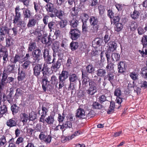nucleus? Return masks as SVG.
I'll return each instance as SVG.
<instances>
[{
	"label": "nucleus",
	"mask_w": 147,
	"mask_h": 147,
	"mask_svg": "<svg viewBox=\"0 0 147 147\" xmlns=\"http://www.w3.org/2000/svg\"><path fill=\"white\" fill-rule=\"evenodd\" d=\"M96 74L97 76L100 77H104L106 73V70L105 69L99 68L96 71Z\"/></svg>",
	"instance_id": "nucleus-38"
},
{
	"label": "nucleus",
	"mask_w": 147,
	"mask_h": 147,
	"mask_svg": "<svg viewBox=\"0 0 147 147\" xmlns=\"http://www.w3.org/2000/svg\"><path fill=\"white\" fill-rule=\"evenodd\" d=\"M114 72H108L107 75L105 76L104 78V80H107L109 81L111 84L113 85V81L114 79Z\"/></svg>",
	"instance_id": "nucleus-33"
},
{
	"label": "nucleus",
	"mask_w": 147,
	"mask_h": 147,
	"mask_svg": "<svg viewBox=\"0 0 147 147\" xmlns=\"http://www.w3.org/2000/svg\"><path fill=\"white\" fill-rule=\"evenodd\" d=\"M54 121V116L50 115L47 117L45 119L44 118V120L42 121L41 120H39L40 122L45 123V122L48 125H52L53 124Z\"/></svg>",
	"instance_id": "nucleus-23"
},
{
	"label": "nucleus",
	"mask_w": 147,
	"mask_h": 147,
	"mask_svg": "<svg viewBox=\"0 0 147 147\" xmlns=\"http://www.w3.org/2000/svg\"><path fill=\"white\" fill-rule=\"evenodd\" d=\"M140 15V13L139 11L135 9L133 12L131 14V17L133 19L135 20L138 18Z\"/></svg>",
	"instance_id": "nucleus-46"
},
{
	"label": "nucleus",
	"mask_w": 147,
	"mask_h": 147,
	"mask_svg": "<svg viewBox=\"0 0 147 147\" xmlns=\"http://www.w3.org/2000/svg\"><path fill=\"white\" fill-rule=\"evenodd\" d=\"M76 116L77 118L80 119H84L86 118V115L84 109L79 108L77 110Z\"/></svg>",
	"instance_id": "nucleus-24"
},
{
	"label": "nucleus",
	"mask_w": 147,
	"mask_h": 147,
	"mask_svg": "<svg viewBox=\"0 0 147 147\" xmlns=\"http://www.w3.org/2000/svg\"><path fill=\"white\" fill-rule=\"evenodd\" d=\"M114 95L117 96L116 100V102L119 105H121L124 99L120 97L121 95V91L119 88L115 89L114 92Z\"/></svg>",
	"instance_id": "nucleus-15"
},
{
	"label": "nucleus",
	"mask_w": 147,
	"mask_h": 147,
	"mask_svg": "<svg viewBox=\"0 0 147 147\" xmlns=\"http://www.w3.org/2000/svg\"><path fill=\"white\" fill-rule=\"evenodd\" d=\"M70 24L71 28H77L78 24V21L77 17H74L70 20L69 21Z\"/></svg>",
	"instance_id": "nucleus-29"
},
{
	"label": "nucleus",
	"mask_w": 147,
	"mask_h": 147,
	"mask_svg": "<svg viewBox=\"0 0 147 147\" xmlns=\"http://www.w3.org/2000/svg\"><path fill=\"white\" fill-rule=\"evenodd\" d=\"M138 74L137 72L133 71L130 74L129 76L133 80H136L138 79Z\"/></svg>",
	"instance_id": "nucleus-50"
},
{
	"label": "nucleus",
	"mask_w": 147,
	"mask_h": 147,
	"mask_svg": "<svg viewBox=\"0 0 147 147\" xmlns=\"http://www.w3.org/2000/svg\"><path fill=\"white\" fill-rule=\"evenodd\" d=\"M38 19L33 17L29 19L27 26L28 28L34 27L38 23Z\"/></svg>",
	"instance_id": "nucleus-19"
},
{
	"label": "nucleus",
	"mask_w": 147,
	"mask_h": 147,
	"mask_svg": "<svg viewBox=\"0 0 147 147\" xmlns=\"http://www.w3.org/2000/svg\"><path fill=\"white\" fill-rule=\"evenodd\" d=\"M89 88L87 90V94L89 95H93L97 91V85L96 83L92 80L89 82Z\"/></svg>",
	"instance_id": "nucleus-4"
},
{
	"label": "nucleus",
	"mask_w": 147,
	"mask_h": 147,
	"mask_svg": "<svg viewBox=\"0 0 147 147\" xmlns=\"http://www.w3.org/2000/svg\"><path fill=\"white\" fill-rule=\"evenodd\" d=\"M7 55H8L7 49L0 43V57Z\"/></svg>",
	"instance_id": "nucleus-35"
},
{
	"label": "nucleus",
	"mask_w": 147,
	"mask_h": 147,
	"mask_svg": "<svg viewBox=\"0 0 147 147\" xmlns=\"http://www.w3.org/2000/svg\"><path fill=\"white\" fill-rule=\"evenodd\" d=\"M53 12L55 14L56 16L60 20H62L64 15V12L61 9H58L55 8Z\"/></svg>",
	"instance_id": "nucleus-25"
},
{
	"label": "nucleus",
	"mask_w": 147,
	"mask_h": 147,
	"mask_svg": "<svg viewBox=\"0 0 147 147\" xmlns=\"http://www.w3.org/2000/svg\"><path fill=\"white\" fill-rule=\"evenodd\" d=\"M138 27V24L137 22H135L133 21L131 22L130 28L131 30L134 31Z\"/></svg>",
	"instance_id": "nucleus-59"
},
{
	"label": "nucleus",
	"mask_w": 147,
	"mask_h": 147,
	"mask_svg": "<svg viewBox=\"0 0 147 147\" xmlns=\"http://www.w3.org/2000/svg\"><path fill=\"white\" fill-rule=\"evenodd\" d=\"M39 138L40 140H43L47 143H49L51 141L52 137L50 135H46L45 132L41 131L39 136Z\"/></svg>",
	"instance_id": "nucleus-10"
},
{
	"label": "nucleus",
	"mask_w": 147,
	"mask_h": 147,
	"mask_svg": "<svg viewBox=\"0 0 147 147\" xmlns=\"http://www.w3.org/2000/svg\"><path fill=\"white\" fill-rule=\"evenodd\" d=\"M98 20L96 17L92 16L90 17L89 22L92 26L90 30L91 32L94 33L97 32L99 27Z\"/></svg>",
	"instance_id": "nucleus-3"
},
{
	"label": "nucleus",
	"mask_w": 147,
	"mask_h": 147,
	"mask_svg": "<svg viewBox=\"0 0 147 147\" xmlns=\"http://www.w3.org/2000/svg\"><path fill=\"white\" fill-rule=\"evenodd\" d=\"M21 57L18 54H16L14 57L11 58L10 60L11 65H9L5 68L4 72L7 74L13 73L15 71V64L19 62Z\"/></svg>",
	"instance_id": "nucleus-2"
},
{
	"label": "nucleus",
	"mask_w": 147,
	"mask_h": 147,
	"mask_svg": "<svg viewBox=\"0 0 147 147\" xmlns=\"http://www.w3.org/2000/svg\"><path fill=\"white\" fill-rule=\"evenodd\" d=\"M118 71L119 73H123L125 72L127 67V64L125 61H120L117 64Z\"/></svg>",
	"instance_id": "nucleus-16"
},
{
	"label": "nucleus",
	"mask_w": 147,
	"mask_h": 147,
	"mask_svg": "<svg viewBox=\"0 0 147 147\" xmlns=\"http://www.w3.org/2000/svg\"><path fill=\"white\" fill-rule=\"evenodd\" d=\"M37 46L36 42L33 41H30L28 44V48L27 49L28 52H32L35 50L36 49Z\"/></svg>",
	"instance_id": "nucleus-32"
},
{
	"label": "nucleus",
	"mask_w": 147,
	"mask_h": 147,
	"mask_svg": "<svg viewBox=\"0 0 147 147\" xmlns=\"http://www.w3.org/2000/svg\"><path fill=\"white\" fill-rule=\"evenodd\" d=\"M31 12L28 8H24L23 10V15L24 20H26L30 18Z\"/></svg>",
	"instance_id": "nucleus-27"
},
{
	"label": "nucleus",
	"mask_w": 147,
	"mask_h": 147,
	"mask_svg": "<svg viewBox=\"0 0 147 147\" xmlns=\"http://www.w3.org/2000/svg\"><path fill=\"white\" fill-rule=\"evenodd\" d=\"M110 36L107 32L106 31L105 35L104 36V40L105 43H107L110 40Z\"/></svg>",
	"instance_id": "nucleus-62"
},
{
	"label": "nucleus",
	"mask_w": 147,
	"mask_h": 147,
	"mask_svg": "<svg viewBox=\"0 0 147 147\" xmlns=\"http://www.w3.org/2000/svg\"><path fill=\"white\" fill-rule=\"evenodd\" d=\"M55 22L53 21L48 23V27L50 32L55 30Z\"/></svg>",
	"instance_id": "nucleus-47"
},
{
	"label": "nucleus",
	"mask_w": 147,
	"mask_h": 147,
	"mask_svg": "<svg viewBox=\"0 0 147 147\" xmlns=\"http://www.w3.org/2000/svg\"><path fill=\"white\" fill-rule=\"evenodd\" d=\"M14 40L10 36L7 38L6 37V47H10L14 45Z\"/></svg>",
	"instance_id": "nucleus-39"
},
{
	"label": "nucleus",
	"mask_w": 147,
	"mask_h": 147,
	"mask_svg": "<svg viewBox=\"0 0 147 147\" xmlns=\"http://www.w3.org/2000/svg\"><path fill=\"white\" fill-rule=\"evenodd\" d=\"M112 21L113 22V24H115L117 22H119L120 20V18L119 16L117 14H116L115 16H114L112 18Z\"/></svg>",
	"instance_id": "nucleus-55"
},
{
	"label": "nucleus",
	"mask_w": 147,
	"mask_h": 147,
	"mask_svg": "<svg viewBox=\"0 0 147 147\" xmlns=\"http://www.w3.org/2000/svg\"><path fill=\"white\" fill-rule=\"evenodd\" d=\"M115 24V30L117 32L121 31L123 27V24L121 23H118Z\"/></svg>",
	"instance_id": "nucleus-45"
},
{
	"label": "nucleus",
	"mask_w": 147,
	"mask_h": 147,
	"mask_svg": "<svg viewBox=\"0 0 147 147\" xmlns=\"http://www.w3.org/2000/svg\"><path fill=\"white\" fill-rule=\"evenodd\" d=\"M61 59L59 58L56 62L52 63V65L51 67V69L52 71L55 72H56L60 68L61 65Z\"/></svg>",
	"instance_id": "nucleus-22"
},
{
	"label": "nucleus",
	"mask_w": 147,
	"mask_h": 147,
	"mask_svg": "<svg viewBox=\"0 0 147 147\" xmlns=\"http://www.w3.org/2000/svg\"><path fill=\"white\" fill-rule=\"evenodd\" d=\"M24 63L22 65V69L26 70L29 67L31 62L29 61H25Z\"/></svg>",
	"instance_id": "nucleus-53"
},
{
	"label": "nucleus",
	"mask_w": 147,
	"mask_h": 147,
	"mask_svg": "<svg viewBox=\"0 0 147 147\" xmlns=\"http://www.w3.org/2000/svg\"><path fill=\"white\" fill-rule=\"evenodd\" d=\"M59 24L61 28H63L67 25V21L66 20H62L59 22Z\"/></svg>",
	"instance_id": "nucleus-56"
},
{
	"label": "nucleus",
	"mask_w": 147,
	"mask_h": 147,
	"mask_svg": "<svg viewBox=\"0 0 147 147\" xmlns=\"http://www.w3.org/2000/svg\"><path fill=\"white\" fill-rule=\"evenodd\" d=\"M82 32L83 34L86 35L88 32V26L87 24V22L86 21H84L83 20H82Z\"/></svg>",
	"instance_id": "nucleus-42"
},
{
	"label": "nucleus",
	"mask_w": 147,
	"mask_h": 147,
	"mask_svg": "<svg viewBox=\"0 0 147 147\" xmlns=\"http://www.w3.org/2000/svg\"><path fill=\"white\" fill-rule=\"evenodd\" d=\"M20 121H22L23 124H25L29 119L28 115L25 113H22L20 115Z\"/></svg>",
	"instance_id": "nucleus-34"
},
{
	"label": "nucleus",
	"mask_w": 147,
	"mask_h": 147,
	"mask_svg": "<svg viewBox=\"0 0 147 147\" xmlns=\"http://www.w3.org/2000/svg\"><path fill=\"white\" fill-rule=\"evenodd\" d=\"M32 54L34 60L35 61H38L42 58V55L41 50L38 48L33 51Z\"/></svg>",
	"instance_id": "nucleus-9"
},
{
	"label": "nucleus",
	"mask_w": 147,
	"mask_h": 147,
	"mask_svg": "<svg viewBox=\"0 0 147 147\" xmlns=\"http://www.w3.org/2000/svg\"><path fill=\"white\" fill-rule=\"evenodd\" d=\"M18 74L17 79L18 81H23L25 78L26 74L23 69L21 70L20 67H19L18 69Z\"/></svg>",
	"instance_id": "nucleus-20"
},
{
	"label": "nucleus",
	"mask_w": 147,
	"mask_h": 147,
	"mask_svg": "<svg viewBox=\"0 0 147 147\" xmlns=\"http://www.w3.org/2000/svg\"><path fill=\"white\" fill-rule=\"evenodd\" d=\"M108 47L105 53V56H111V52L116 49L117 44L114 41H111L109 42Z\"/></svg>",
	"instance_id": "nucleus-7"
},
{
	"label": "nucleus",
	"mask_w": 147,
	"mask_h": 147,
	"mask_svg": "<svg viewBox=\"0 0 147 147\" xmlns=\"http://www.w3.org/2000/svg\"><path fill=\"white\" fill-rule=\"evenodd\" d=\"M59 82L58 84H59V87L58 89H61L65 85V81L62 79H58Z\"/></svg>",
	"instance_id": "nucleus-58"
},
{
	"label": "nucleus",
	"mask_w": 147,
	"mask_h": 147,
	"mask_svg": "<svg viewBox=\"0 0 147 147\" xmlns=\"http://www.w3.org/2000/svg\"><path fill=\"white\" fill-rule=\"evenodd\" d=\"M106 57L107 59V65L106 67L107 71H111V72H114V65L113 63L110 61V56H107Z\"/></svg>",
	"instance_id": "nucleus-18"
},
{
	"label": "nucleus",
	"mask_w": 147,
	"mask_h": 147,
	"mask_svg": "<svg viewBox=\"0 0 147 147\" xmlns=\"http://www.w3.org/2000/svg\"><path fill=\"white\" fill-rule=\"evenodd\" d=\"M92 106L94 108L97 109H101L102 107V106L101 105L96 102H95L93 103L92 104Z\"/></svg>",
	"instance_id": "nucleus-61"
},
{
	"label": "nucleus",
	"mask_w": 147,
	"mask_h": 147,
	"mask_svg": "<svg viewBox=\"0 0 147 147\" xmlns=\"http://www.w3.org/2000/svg\"><path fill=\"white\" fill-rule=\"evenodd\" d=\"M11 29L9 28L7 26H1L0 28V33L8 34L9 36H12L13 35L10 33Z\"/></svg>",
	"instance_id": "nucleus-28"
},
{
	"label": "nucleus",
	"mask_w": 147,
	"mask_h": 147,
	"mask_svg": "<svg viewBox=\"0 0 147 147\" xmlns=\"http://www.w3.org/2000/svg\"><path fill=\"white\" fill-rule=\"evenodd\" d=\"M59 125L60 127V129L63 131L66 129L72 127V123L70 121H67L62 125L59 124Z\"/></svg>",
	"instance_id": "nucleus-30"
},
{
	"label": "nucleus",
	"mask_w": 147,
	"mask_h": 147,
	"mask_svg": "<svg viewBox=\"0 0 147 147\" xmlns=\"http://www.w3.org/2000/svg\"><path fill=\"white\" fill-rule=\"evenodd\" d=\"M34 9L36 13L39 12L41 10L42 6L41 5V3L40 1H36L34 2Z\"/></svg>",
	"instance_id": "nucleus-40"
},
{
	"label": "nucleus",
	"mask_w": 147,
	"mask_h": 147,
	"mask_svg": "<svg viewBox=\"0 0 147 147\" xmlns=\"http://www.w3.org/2000/svg\"><path fill=\"white\" fill-rule=\"evenodd\" d=\"M69 74L68 71L64 70L63 69L61 73L59 74L58 79H62L66 81V80L67 79L69 76Z\"/></svg>",
	"instance_id": "nucleus-26"
},
{
	"label": "nucleus",
	"mask_w": 147,
	"mask_h": 147,
	"mask_svg": "<svg viewBox=\"0 0 147 147\" xmlns=\"http://www.w3.org/2000/svg\"><path fill=\"white\" fill-rule=\"evenodd\" d=\"M50 69L46 67H43L42 72L43 74L42 81L41 82L42 88L44 92H46L47 89L50 86V82L48 80L49 76L50 75L49 70Z\"/></svg>",
	"instance_id": "nucleus-1"
},
{
	"label": "nucleus",
	"mask_w": 147,
	"mask_h": 147,
	"mask_svg": "<svg viewBox=\"0 0 147 147\" xmlns=\"http://www.w3.org/2000/svg\"><path fill=\"white\" fill-rule=\"evenodd\" d=\"M20 109V107L18 106L16 104L12 105L10 107L11 110L13 115H14L18 112Z\"/></svg>",
	"instance_id": "nucleus-37"
},
{
	"label": "nucleus",
	"mask_w": 147,
	"mask_h": 147,
	"mask_svg": "<svg viewBox=\"0 0 147 147\" xmlns=\"http://www.w3.org/2000/svg\"><path fill=\"white\" fill-rule=\"evenodd\" d=\"M65 116L63 113H62V116L60 114H58V117L57 120L59 121V124L62 123L65 119Z\"/></svg>",
	"instance_id": "nucleus-57"
},
{
	"label": "nucleus",
	"mask_w": 147,
	"mask_h": 147,
	"mask_svg": "<svg viewBox=\"0 0 147 147\" xmlns=\"http://www.w3.org/2000/svg\"><path fill=\"white\" fill-rule=\"evenodd\" d=\"M5 124L7 127L11 128L16 126L17 125V122L15 118H12L7 120Z\"/></svg>",
	"instance_id": "nucleus-21"
},
{
	"label": "nucleus",
	"mask_w": 147,
	"mask_h": 147,
	"mask_svg": "<svg viewBox=\"0 0 147 147\" xmlns=\"http://www.w3.org/2000/svg\"><path fill=\"white\" fill-rule=\"evenodd\" d=\"M30 34L32 36H35L36 37L38 41H40V38L42 37V34L40 30L37 28L35 30H31L30 31Z\"/></svg>",
	"instance_id": "nucleus-17"
},
{
	"label": "nucleus",
	"mask_w": 147,
	"mask_h": 147,
	"mask_svg": "<svg viewBox=\"0 0 147 147\" xmlns=\"http://www.w3.org/2000/svg\"><path fill=\"white\" fill-rule=\"evenodd\" d=\"M142 42L143 45V48L147 47V36L144 35L143 36L141 40Z\"/></svg>",
	"instance_id": "nucleus-54"
},
{
	"label": "nucleus",
	"mask_w": 147,
	"mask_h": 147,
	"mask_svg": "<svg viewBox=\"0 0 147 147\" xmlns=\"http://www.w3.org/2000/svg\"><path fill=\"white\" fill-rule=\"evenodd\" d=\"M20 6L18 5L16 6L15 8V15L13 17V23L16 24L17 22L20 20L21 16V13L20 11Z\"/></svg>",
	"instance_id": "nucleus-12"
},
{
	"label": "nucleus",
	"mask_w": 147,
	"mask_h": 147,
	"mask_svg": "<svg viewBox=\"0 0 147 147\" xmlns=\"http://www.w3.org/2000/svg\"><path fill=\"white\" fill-rule=\"evenodd\" d=\"M94 71L95 68L93 67L92 65L89 64L86 67L85 70L83 69L82 70V72L84 76H88L90 74H92L94 73Z\"/></svg>",
	"instance_id": "nucleus-11"
},
{
	"label": "nucleus",
	"mask_w": 147,
	"mask_h": 147,
	"mask_svg": "<svg viewBox=\"0 0 147 147\" xmlns=\"http://www.w3.org/2000/svg\"><path fill=\"white\" fill-rule=\"evenodd\" d=\"M78 77L77 75L74 74H72L69 75V80L70 82H76Z\"/></svg>",
	"instance_id": "nucleus-44"
},
{
	"label": "nucleus",
	"mask_w": 147,
	"mask_h": 147,
	"mask_svg": "<svg viewBox=\"0 0 147 147\" xmlns=\"http://www.w3.org/2000/svg\"><path fill=\"white\" fill-rule=\"evenodd\" d=\"M48 111L49 108H47L44 105H42L41 112H40V110H39L38 111L39 115H41L39 120H41L42 121V120L43 121L44 120V118H45L46 116L47 115Z\"/></svg>",
	"instance_id": "nucleus-14"
},
{
	"label": "nucleus",
	"mask_w": 147,
	"mask_h": 147,
	"mask_svg": "<svg viewBox=\"0 0 147 147\" xmlns=\"http://www.w3.org/2000/svg\"><path fill=\"white\" fill-rule=\"evenodd\" d=\"M79 46L78 43L77 42H72L70 44V47L71 50L73 51L77 49Z\"/></svg>",
	"instance_id": "nucleus-49"
},
{
	"label": "nucleus",
	"mask_w": 147,
	"mask_h": 147,
	"mask_svg": "<svg viewBox=\"0 0 147 147\" xmlns=\"http://www.w3.org/2000/svg\"><path fill=\"white\" fill-rule=\"evenodd\" d=\"M47 4L45 6V7L48 12L53 13L54 10V4L51 3H47Z\"/></svg>",
	"instance_id": "nucleus-31"
},
{
	"label": "nucleus",
	"mask_w": 147,
	"mask_h": 147,
	"mask_svg": "<svg viewBox=\"0 0 147 147\" xmlns=\"http://www.w3.org/2000/svg\"><path fill=\"white\" fill-rule=\"evenodd\" d=\"M33 67V73L34 75L37 77H38L40 75V72L42 71V63L37 64L34 66Z\"/></svg>",
	"instance_id": "nucleus-13"
},
{
	"label": "nucleus",
	"mask_w": 147,
	"mask_h": 147,
	"mask_svg": "<svg viewBox=\"0 0 147 147\" xmlns=\"http://www.w3.org/2000/svg\"><path fill=\"white\" fill-rule=\"evenodd\" d=\"M87 46L84 43H82L80 45L79 50L81 53H83L86 50Z\"/></svg>",
	"instance_id": "nucleus-63"
},
{
	"label": "nucleus",
	"mask_w": 147,
	"mask_h": 147,
	"mask_svg": "<svg viewBox=\"0 0 147 147\" xmlns=\"http://www.w3.org/2000/svg\"><path fill=\"white\" fill-rule=\"evenodd\" d=\"M107 15L111 19V21L112 22V18L114 16V13L112 10L110 9L107 10Z\"/></svg>",
	"instance_id": "nucleus-64"
},
{
	"label": "nucleus",
	"mask_w": 147,
	"mask_h": 147,
	"mask_svg": "<svg viewBox=\"0 0 147 147\" xmlns=\"http://www.w3.org/2000/svg\"><path fill=\"white\" fill-rule=\"evenodd\" d=\"M10 90L11 91H13V93L12 94L13 98V102L12 104L13 103L14 99L16 100L18 99L19 96H21L22 94L23 91L21 88H18L16 90V92L14 95V88L13 87L10 88L9 89H7L6 90V92H7L8 94V92H9Z\"/></svg>",
	"instance_id": "nucleus-6"
},
{
	"label": "nucleus",
	"mask_w": 147,
	"mask_h": 147,
	"mask_svg": "<svg viewBox=\"0 0 147 147\" xmlns=\"http://www.w3.org/2000/svg\"><path fill=\"white\" fill-rule=\"evenodd\" d=\"M89 6L95 7L98 3L97 0H88Z\"/></svg>",
	"instance_id": "nucleus-60"
},
{
	"label": "nucleus",
	"mask_w": 147,
	"mask_h": 147,
	"mask_svg": "<svg viewBox=\"0 0 147 147\" xmlns=\"http://www.w3.org/2000/svg\"><path fill=\"white\" fill-rule=\"evenodd\" d=\"M69 33L70 38L73 40H77L80 35V31L77 28H71Z\"/></svg>",
	"instance_id": "nucleus-5"
},
{
	"label": "nucleus",
	"mask_w": 147,
	"mask_h": 147,
	"mask_svg": "<svg viewBox=\"0 0 147 147\" xmlns=\"http://www.w3.org/2000/svg\"><path fill=\"white\" fill-rule=\"evenodd\" d=\"M88 76H84L83 74H82V83L83 85H84V86H86V85L88 84V82H89V78Z\"/></svg>",
	"instance_id": "nucleus-51"
},
{
	"label": "nucleus",
	"mask_w": 147,
	"mask_h": 147,
	"mask_svg": "<svg viewBox=\"0 0 147 147\" xmlns=\"http://www.w3.org/2000/svg\"><path fill=\"white\" fill-rule=\"evenodd\" d=\"M102 40L100 38H96L92 42V45L94 48H97L101 45Z\"/></svg>",
	"instance_id": "nucleus-36"
},
{
	"label": "nucleus",
	"mask_w": 147,
	"mask_h": 147,
	"mask_svg": "<svg viewBox=\"0 0 147 147\" xmlns=\"http://www.w3.org/2000/svg\"><path fill=\"white\" fill-rule=\"evenodd\" d=\"M111 57V60L113 61H118L120 58V55L119 53H114L111 54L110 57Z\"/></svg>",
	"instance_id": "nucleus-43"
},
{
	"label": "nucleus",
	"mask_w": 147,
	"mask_h": 147,
	"mask_svg": "<svg viewBox=\"0 0 147 147\" xmlns=\"http://www.w3.org/2000/svg\"><path fill=\"white\" fill-rule=\"evenodd\" d=\"M7 141L5 135L1 136L0 137V147H5Z\"/></svg>",
	"instance_id": "nucleus-41"
},
{
	"label": "nucleus",
	"mask_w": 147,
	"mask_h": 147,
	"mask_svg": "<svg viewBox=\"0 0 147 147\" xmlns=\"http://www.w3.org/2000/svg\"><path fill=\"white\" fill-rule=\"evenodd\" d=\"M7 111V107L5 105H3L0 107V112L3 116V115Z\"/></svg>",
	"instance_id": "nucleus-52"
},
{
	"label": "nucleus",
	"mask_w": 147,
	"mask_h": 147,
	"mask_svg": "<svg viewBox=\"0 0 147 147\" xmlns=\"http://www.w3.org/2000/svg\"><path fill=\"white\" fill-rule=\"evenodd\" d=\"M50 81L52 85H55L56 87L57 86L58 84V80L55 76L53 75L51 77Z\"/></svg>",
	"instance_id": "nucleus-48"
},
{
	"label": "nucleus",
	"mask_w": 147,
	"mask_h": 147,
	"mask_svg": "<svg viewBox=\"0 0 147 147\" xmlns=\"http://www.w3.org/2000/svg\"><path fill=\"white\" fill-rule=\"evenodd\" d=\"M40 41L44 44L46 45H50L52 43V39L50 38V35L48 36V34L45 33L43 34L40 38Z\"/></svg>",
	"instance_id": "nucleus-8"
}]
</instances>
